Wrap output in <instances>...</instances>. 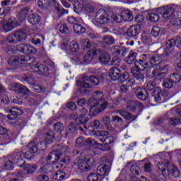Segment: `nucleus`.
I'll return each instance as SVG.
<instances>
[{
	"mask_svg": "<svg viewBox=\"0 0 181 181\" xmlns=\"http://www.w3.org/2000/svg\"><path fill=\"white\" fill-rule=\"evenodd\" d=\"M93 134L95 136H102L103 139H99V141H100V142H103L104 145H110V144H112V142H114V137L112 136H107L104 138V136H107V135H108L107 132L95 131L93 132Z\"/></svg>",
	"mask_w": 181,
	"mask_h": 181,
	"instance_id": "dca6fc26",
	"label": "nucleus"
},
{
	"mask_svg": "<svg viewBox=\"0 0 181 181\" xmlns=\"http://www.w3.org/2000/svg\"><path fill=\"white\" fill-rule=\"evenodd\" d=\"M81 43L84 49H90V47H91V44L90 43V41L87 39L82 40L81 41Z\"/></svg>",
	"mask_w": 181,
	"mask_h": 181,
	"instance_id": "a18cd8bd",
	"label": "nucleus"
},
{
	"mask_svg": "<svg viewBox=\"0 0 181 181\" xmlns=\"http://www.w3.org/2000/svg\"><path fill=\"white\" fill-rule=\"evenodd\" d=\"M19 93H23L24 94H26L28 91L26 87L23 86H18Z\"/></svg>",
	"mask_w": 181,
	"mask_h": 181,
	"instance_id": "bf43d9fd",
	"label": "nucleus"
},
{
	"mask_svg": "<svg viewBox=\"0 0 181 181\" xmlns=\"http://www.w3.org/2000/svg\"><path fill=\"white\" fill-rule=\"evenodd\" d=\"M104 40L107 45H112L114 43V37L106 35L104 37Z\"/></svg>",
	"mask_w": 181,
	"mask_h": 181,
	"instance_id": "09e8293b",
	"label": "nucleus"
},
{
	"mask_svg": "<svg viewBox=\"0 0 181 181\" xmlns=\"http://www.w3.org/2000/svg\"><path fill=\"white\" fill-rule=\"evenodd\" d=\"M28 46L29 45L21 44L17 45V49L18 50V52H21V53H24L26 54V52H28Z\"/></svg>",
	"mask_w": 181,
	"mask_h": 181,
	"instance_id": "4c0bfd02",
	"label": "nucleus"
},
{
	"mask_svg": "<svg viewBox=\"0 0 181 181\" xmlns=\"http://www.w3.org/2000/svg\"><path fill=\"white\" fill-rule=\"evenodd\" d=\"M28 22L31 23V25H37V23L40 22V16L32 14L29 16Z\"/></svg>",
	"mask_w": 181,
	"mask_h": 181,
	"instance_id": "c756f323",
	"label": "nucleus"
},
{
	"mask_svg": "<svg viewBox=\"0 0 181 181\" xmlns=\"http://www.w3.org/2000/svg\"><path fill=\"white\" fill-rule=\"evenodd\" d=\"M83 115L80 116L78 119H76V122H80L79 124H84L88 121L87 117H86V114H88V110L86 108H83L81 110Z\"/></svg>",
	"mask_w": 181,
	"mask_h": 181,
	"instance_id": "a878e982",
	"label": "nucleus"
},
{
	"mask_svg": "<svg viewBox=\"0 0 181 181\" xmlns=\"http://www.w3.org/2000/svg\"><path fill=\"white\" fill-rule=\"evenodd\" d=\"M157 167L162 173L158 181H166V178L169 175H171L175 178L179 177V175H180L179 170L175 165H169L168 164L165 165L162 163H158L157 164Z\"/></svg>",
	"mask_w": 181,
	"mask_h": 181,
	"instance_id": "7ed1b4c3",
	"label": "nucleus"
},
{
	"mask_svg": "<svg viewBox=\"0 0 181 181\" xmlns=\"http://www.w3.org/2000/svg\"><path fill=\"white\" fill-rule=\"evenodd\" d=\"M145 172H151V163H147L144 165Z\"/></svg>",
	"mask_w": 181,
	"mask_h": 181,
	"instance_id": "774afa93",
	"label": "nucleus"
},
{
	"mask_svg": "<svg viewBox=\"0 0 181 181\" xmlns=\"http://www.w3.org/2000/svg\"><path fill=\"white\" fill-rule=\"evenodd\" d=\"M45 143H40L38 145H46L47 146V144H52L53 141H54V134H53L52 132L49 133H47L45 136Z\"/></svg>",
	"mask_w": 181,
	"mask_h": 181,
	"instance_id": "393cba45",
	"label": "nucleus"
},
{
	"mask_svg": "<svg viewBox=\"0 0 181 181\" xmlns=\"http://www.w3.org/2000/svg\"><path fill=\"white\" fill-rule=\"evenodd\" d=\"M119 74H121V71L117 67H113L109 71V76L113 81H116L119 78Z\"/></svg>",
	"mask_w": 181,
	"mask_h": 181,
	"instance_id": "412c9836",
	"label": "nucleus"
},
{
	"mask_svg": "<svg viewBox=\"0 0 181 181\" xmlns=\"http://www.w3.org/2000/svg\"><path fill=\"white\" fill-rule=\"evenodd\" d=\"M159 33H160V28L154 26L151 30L152 36L154 37H158V36H159Z\"/></svg>",
	"mask_w": 181,
	"mask_h": 181,
	"instance_id": "a19ab883",
	"label": "nucleus"
},
{
	"mask_svg": "<svg viewBox=\"0 0 181 181\" xmlns=\"http://www.w3.org/2000/svg\"><path fill=\"white\" fill-rule=\"evenodd\" d=\"M169 93L166 90H160L156 93L153 96L154 101L156 103H165L167 100H169Z\"/></svg>",
	"mask_w": 181,
	"mask_h": 181,
	"instance_id": "f3484780",
	"label": "nucleus"
},
{
	"mask_svg": "<svg viewBox=\"0 0 181 181\" xmlns=\"http://www.w3.org/2000/svg\"><path fill=\"white\" fill-rule=\"evenodd\" d=\"M163 87L165 88H172L173 87V82L169 79H166L163 83Z\"/></svg>",
	"mask_w": 181,
	"mask_h": 181,
	"instance_id": "de8ad7c7",
	"label": "nucleus"
},
{
	"mask_svg": "<svg viewBox=\"0 0 181 181\" xmlns=\"http://www.w3.org/2000/svg\"><path fill=\"white\" fill-rule=\"evenodd\" d=\"M54 129L57 131V132H59V131L63 130V124L60 122H57L54 125Z\"/></svg>",
	"mask_w": 181,
	"mask_h": 181,
	"instance_id": "8fccbe9b",
	"label": "nucleus"
},
{
	"mask_svg": "<svg viewBox=\"0 0 181 181\" xmlns=\"http://www.w3.org/2000/svg\"><path fill=\"white\" fill-rule=\"evenodd\" d=\"M68 31L69 28H67V25H66L65 24H62L59 27V32H61V33H67Z\"/></svg>",
	"mask_w": 181,
	"mask_h": 181,
	"instance_id": "3c124183",
	"label": "nucleus"
},
{
	"mask_svg": "<svg viewBox=\"0 0 181 181\" xmlns=\"http://www.w3.org/2000/svg\"><path fill=\"white\" fill-rule=\"evenodd\" d=\"M60 162H63L65 165H69V162H70V157L66 156L64 159L61 160Z\"/></svg>",
	"mask_w": 181,
	"mask_h": 181,
	"instance_id": "69168bd1",
	"label": "nucleus"
},
{
	"mask_svg": "<svg viewBox=\"0 0 181 181\" xmlns=\"http://www.w3.org/2000/svg\"><path fill=\"white\" fill-rule=\"evenodd\" d=\"M126 86H127V87H132V86H135V80L134 78H129L126 82Z\"/></svg>",
	"mask_w": 181,
	"mask_h": 181,
	"instance_id": "864d4df0",
	"label": "nucleus"
},
{
	"mask_svg": "<svg viewBox=\"0 0 181 181\" xmlns=\"http://www.w3.org/2000/svg\"><path fill=\"white\" fill-rule=\"evenodd\" d=\"M148 21H151V22H158L159 21V16L157 13H151L147 15Z\"/></svg>",
	"mask_w": 181,
	"mask_h": 181,
	"instance_id": "473e14b6",
	"label": "nucleus"
},
{
	"mask_svg": "<svg viewBox=\"0 0 181 181\" xmlns=\"http://www.w3.org/2000/svg\"><path fill=\"white\" fill-rule=\"evenodd\" d=\"M148 96V91L146 89H139L136 94L137 98L141 101H146Z\"/></svg>",
	"mask_w": 181,
	"mask_h": 181,
	"instance_id": "5701e85b",
	"label": "nucleus"
},
{
	"mask_svg": "<svg viewBox=\"0 0 181 181\" xmlns=\"http://www.w3.org/2000/svg\"><path fill=\"white\" fill-rule=\"evenodd\" d=\"M36 170V165L27 164L24 165V172L27 173V175H32Z\"/></svg>",
	"mask_w": 181,
	"mask_h": 181,
	"instance_id": "cd10ccee",
	"label": "nucleus"
},
{
	"mask_svg": "<svg viewBox=\"0 0 181 181\" xmlns=\"http://www.w3.org/2000/svg\"><path fill=\"white\" fill-rule=\"evenodd\" d=\"M112 119H113V122H119L121 124V122H122V119H121V117H119V116H113L112 117Z\"/></svg>",
	"mask_w": 181,
	"mask_h": 181,
	"instance_id": "680f3d73",
	"label": "nucleus"
},
{
	"mask_svg": "<svg viewBox=\"0 0 181 181\" xmlns=\"http://www.w3.org/2000/svg\"><path fill=\"white\" fill-rule=\"evenodd\" d=\"M60 48L62 50H71V52H78V49H80V47L78 46V43L76 41H72L70 42L69 46L67 45V43L64 42L60 45Z\"/></svg>",
	"mask_w": 181,
	"mask_h": 181,
	"instance_id": "a211bd4d",
	"label": "nucleus"
},
{
	"mask_svg": "<svg viewBox=\"0 0 181 181\" xmlns=\"http://www.w3.org/2000/svg\"><path fill=\"white\" fill-rule=\"evenodd\" d=\"M163 18L165 22H169L174 26H180L181 18H177V13H175V9L172 7H168L166 9L163 8Z\"/></svg>",
	"mask_w": 181,
	"mask_h": 181,
	"instance_id": "20e7f679",
	"label": "nucleus"
},
{
	"mask_svg": "<svg viewBox=\"0 0 181 181\" xmlns=\"http://www.w3.org/2000/svg\"><path fill=\"white\" fill-rule=\"evenodd\" d=\"M110 13H107V12L103 9L99 10L93 22H95L98 25H105V23H108V22H112L114 19L111 18Z\"/></svg>",
	"mask_w": 181,
	"mask_h": 181,
	"instance_id": "6e6552de",
	"label": "nucleus"
},
{
	"mask_svg": "<svg viewBox=\"0 0 181 181\" xmlns=\"http://www.w3.org/2000/svg\"><path fill=\"white\" fill-rule=\"evenodd\" d=\"M100 50L98 49H93L90 50L87 52V54L84 57V62L85 63H90L93 60V59H96L100 54Z\"/></svg>",
	"mask_w": 181,
	"mask_h": 181,
	"instance_id": "6ab92c4d",
	"label": "nucleus"
},
{
	"mask_svg": "<svg viewBox=\"0 0 181 181\" xmlns=\"http://www.w3.org/2000/svg\"><path fill=\"white\" fill-rule=\"evenodd\" d=\"M32 70L34 71H49V68L45 64H42L40 63H37V64L32 66Z\"/></svg>",
	"mask_w": 181,
	"mask_h": 181,
	"instance_id": "b1692460",
	"label": "nucleus"
},
{
	"mask_svg": "<svg viewBox=\"0 0 181 181\" xmlns=\"http://www.w3.org/2000/svg\"><path fill=\"white\" fill-rule=\"evenodd\" d=\"M100 56L99 57V62L102 63L103 64H107V63H110L111 61V57L110 56V54L107 52H102L100 51Z\"/></svg>",
	"mask_w": 181,
	"mask_h": 181,
	"instance_id": "4be33fe9",
	"label": "nucleus"
},
{
	"mask_svg": "<svg viewBox=\"0 0 181 181\" xmlns=\"http://www.w3.org/2000/svg\"><path fill=\"white\" fill-rule=\"evenodd\" d=\"M129 78V74L128 72H125L122 76H119L117 78L119 83H125V81H128Z\"/></svg>",
	"mask_w": 181,
	"mask_h": 181,
	"instance_id": "c9c22d12",
	"label": "nucleus"
},
{
	"mask_svg": "<svg viewBox=\"0 0 181 181\" xmlns=\"http://www.w3.org/2000/svg\"><path fill=\"white\" fill-rule=\"evenodd\" d=\"M100 127L101 124H100V121L95 120V122H93L92 125V128H93V129H99V128Z\"/></svg>",
	"mask_w": 181,
	"mask_h": 181,
	"instance_id": "13d9d810",
	"label": "nucleus"
},
{
	"mask_svg": "<svg viewBox=\"0 0 181 181\" xmlns=\"http://www.w3.org/2000/svg\"><path fill=\"white\" fill-rule=\"evenodd\" d=\"M130 170L132 175H136V176H139L140 169L139 167H138L136 165H132Z\"/></svg>",
	"mask_w": 181,
	"mask_h": 181,
	"instance_id": "79ce46f5",
	"label": "nucleus"
},
{
	"mask_svg": "<svg viewBox=\"0 0 181 181\" xmlns=\"http://www.w3.org/2000/svg\"><path fill=\"white\" fill-rule=\"evenodd\" d=\"M97 173L100 177H104L110 175V167L107 165H100L97 168Z\"/></svg>",
	"mask_w": 181,
	"mask_h": 181,
	"instance_id": "aec40b11",
	"label": "nucleus"
},
{
	"mask_svg": "<svg viewBox=\"0 0 181 181\" xmlns=\"http://www.w3.org/2000/svg\"><path fill=\"white\" fill-rule=\"evenodd\" d=\"M26 37V33L25 31H16L13 34L8 35L7 37V40L9 43H16L18 42H21V40H23Z\"/></svg>",
	"mask_w": 181,
	"mask_h": 181,
	"instance_id": "2eb2a0df",
	"label": "nucleus"
},
{
	"mask_svg": "<svg viewBox=\"0 0 181 181\" xmlns=\"http://www.w3.org/2000/svg\"><path fill=\"white\" fill-rule=\"evenodd\" d=\"M21 24L15 18L9 19L7 22L4 21L0 22V29H4L5 32H11L15 28H18Z\"/></svg>",
	"mask_w": 181,
	"mask_h": 181,
	"instance_id": "4468645a",
	"label": "nucleus"
},
{
	"mask_svg": "<svg viewBox=\"0 0 181 181\" xmlns=\"http://www.w3.org/2000/svg\"><path fill=\"white\" fill-rule=\"evenodd\" d=\"M137 54L135 51H131L129 54L128 58L126 59V63L127 64H132L134 63L135 66L132 68L131 73L133 74L134 77L139 81H144V74H141V69L138 67V64H139L144 69H146L148 67V62H146V54H143L141 56L142 59H139V62H136L135 59L136 57Z\"/></svg>",
	"mask_w": 181,
	"mask_h": 181,
	"instance_id": "f257e3e1",
	"label": "nucleus"
},
{
	"mask_svg": "<svg viewBox=\"0 0 181 181\" xmlns=\"http://www.w3.org/2000/svg\"><path fill=\"white\" fill-rule=\"evenodd\" d=\"M50 168H51L50 165L46 164L45 165H44L43 167H42V168L40 169V172L41 173H46V172H47V170H49V169H50Z\"/></svg>",
	"mask_w": 181,
	"mask_h": 181,
	"instance_id": "5fc2aeb1",
	"label": "nucleus"
},
{
	"mask_svg": "<svg viewBox=\"0 0 181 181\" xmlns=\"http://www.w3.org/2000/svg\"><path fill=\"white\" fill-rule=\"evenodd\" d=\"M100 81L94 76H85L83 81H78L76 85L83 88H89L90 86H98Z\"/></svg>",
	"mask_w": 181,
	"mask_h": 181,
	"instance_id": "9d476101",
	"label": "nucleus"
},
{
	"mask_svg": "<svg viewBox=\"0 0 181 181\" xmlns=\"http://www.w3.org/2000/svg\"><path fill=\"white\" fill-rule=\"evenodd\" d=\"M175 45H176L177 47V38H173L170 40H168L166 42V47L167 49H170L171 47H173L175 46Z\"/></svg>",
	"mask_w": 181,
	"mask_h": 181,
	"instance_id": "72a5a7b5",
	"label": "nucleus"
},
{
	"mask_svg": "<svg viewBox=\"0 0 181 181\" xmlns=\"http://www.w3.org/2000/svg\"><path fill=\"white\" fill-rule=\"evenodd\" d=\"M104 177H100V175L93 173L88 177V181H102Z\"/></svg>",
	"mask_w": 181,
	"mask_h": 181,
	"instance_id": "2f4dec72",
	"label": "nucleus"
},
{
	"mask_svg": "<svg viewBox=\"0 0 181 181\" xmlns=\"http://www.w3.org/2000/svg\"><path fill=\"white\" fill-rule=\"evenodd\" d=\"M1 100H2V103H4V104H8L10 102L9 98H8V95H4L1 98Z\"/></svg>",
	"mask_w": 181,
	"mask_h": 181,
	"instance_id": "e2e57ef3",
	"label": "nucleus"
},
{
	"mask_svg": "<svg viewBox=\"0 0 181 181\" xmlns=\"http://www.w3.org/2000/svg\"><path fill=\"white\" fill-rule=\"evenodd\" d=\"M155 70L152 71L153 76H154L155 81H149L147 82V90L151 91V90H153L155 87H156L157 84H159L160 83V80L165 77V73H160V71H163L164 69L161 68L159 64H156Z\"/></svg>",
	"mask_w": 181,
	"mask_h": 181,
	"instance_id": "39448f33",
	"label": "nucleus"
},
{
	"mask_svg": "<svg viewBox=\"0 0 181 181\" xmlns=\"http://www.w3.org/2000/svg\"><path fill=\"white\" fill-rule=\"evenodd\" d=\"M92 103L93 105H90V108L89 110L91 115H95L97 112H103L108 105L107 101L104 99H101L98 102L95 100H93Z\"/></svg>",
	"mask_w": 181,
	"mask_h": 181,
	"instance_id": "1a4fd4ad",
	"label": "nucleus"
},
{
	"mask_svg": "<svg viewBox=\"0 0 181 181\" xmlns=\"http://www.w3.org/2000/svg\"><path fill=\"white\" fill-rule=\"evenodd\" d=\"M52 2L55 6V12L58 18H60L62 15H64V13H68V12H65L64 9L59 6V3H57L56 0H39L37 4L39 8L45 9L46 6H50V5H52Z\"/></svg>",
	"mask_w": 181,
	"mask_h": 181,
	"instance_id": "0eeeda50",
	"label": "nucleus"
},
{
	"mask_svg": "<svg viewBox=\"0 0 181 181\" xmlns=\"http://www.w3.org/2000/svg\"><path fill=\"white\" fill-rule=\"evenodd\" d=\"M66 107H67V108H69V110H71L72 111H74V110H76V108H77L76 103H74V102H71V103H68L66 105Z\"/></svg>",
	"mask_w": 181,
	"mask_h": 181,
	"instance_id": "6e6d98bb",
	"label": "nucleus"
},
{
	"mask_svg": "<svg viewBox=\"0 0 181 181\" xmlns=\"http://www.w3.org/2000/svg\"><path fill=\"white\" fill-rule=\"evenodd\" d=\"M52 155H54V156H55V158H57V160L59 161V159H60V155H62V153H52L51 154H49L47 159L48 160H52Z\"/></svg>",
	"mask_w": 181,
	"mask_h": 181,
	"instance_id": "603ef678",
	"label": "nucleus"
},
{
	"mask_svg": "<svg viewBox=\"0 0 181 181\" xmlns=\"http://www.w3.org/2000/svg\"><path fill=\"white\" fill-rule=\"evenodd\" d=\"M40 181H49V177H47L46 175H41L39 177Z\"/></svg>",
	"mask_w": 181,
	"mask_h": 181,
	"instance_id": "0e129e2a",
	"label": "nucleus"
},
{
	"mask_svg": "<svg viewBox=\"0 0 181 181\" xmlns=\"http://www.w3.org/2000/svg\"><path fill=\"white\" fill-rule=\"evenodd\" d=\"M170 78L173 83H180L181 81V76L179 74H172L170 75Z\"/></svg>",
	"mask_w": 181,
	"mask_h": 181,
	"instance_id": "58836bf2",
	"label": "nucleus"
},
{
	"mask_svg": "<svg viewBox=\"0 0 181 181\" xmlns=\"http://www.w3.org/2000/svg\"><path fill=\"white\" fill-rule=\"evenodd\" d=\"M31 42L33 45H40V40L38 38H33Z\"/></svg>",
	"mask_w": 181,
	"mask_h": 181,
	"instance_id": "338daca9",
	"label": "nucleus"
},
{
	"mask_svg": "<svg viewBox=\"0 0 181 181\" xmlns=\"http://www.w3.org/2000/svg\"><path fill=\"white\" fill-rule=\"evenodd\" d=\"M45 87L39 85H33V91L35 93H43L45 92Z\"/></svg>",
	"mask_w": 181,
	"mask_h": 181,
	"instance_id": "ea45409f",
	"label": "nucleus"
},
{
	"mask_svg": "<svg viewBox=\"0 0 181 181\" xmlns=\"http://www.w3.org/2000/svg\"><path fill=\"white\" fill-rule=\"evenodd\" d=\"M135 21L137 23H142L144 22V17L141 15H137L135 17Z\"/></svg>",
	"mask_w": 181,
	"mask_h": 181,
	"instance_id": "052dcab7",
	"label": "nucleus"
},
{
	"mask_svg": "<svg viewBox=\"0 0 181 181\" xmlns=\"http://www.w3.org/2000/svg\"><path fill=\"white\" fill-rule=\"evenodd\" d=\"M11 112L12 115H14V117H18V115H22V114H23V110L18 107H13L11 110Z\"/></svg>",
	"mask_w": 181,
	"mask_h": 181,
	"instance_id": "e433bc0d",
	"label": "nucleus"
},
{
	"mask_svg": "<svg viewBox=\"0 0 181 181\" xmlns=\"http://www.w3.org/2000/svg\"><path fill=\"white\" fill-rule=\"evenodd\" d=\"M47 148V146L46 144H37L36 146V144L35 142H31L28 144V149L29 151L25 152V153H23V152L20 151L16 156L17 158H19V162L20 164L18 165L19 168H22L23 165H25V161L23 159H32L33 156H35V153L37 152L38 151H45Z\"/></svg>",
	"mask_w": 181,
	"mask_h": 181,
	"instance_id": "f03ea898",
	"label": "nucleus"
},
{
	"mask_svg": "<svg viewBox=\"0 0 181 181\" xmlns=\"http://www.w3.org/2000/svg\"><path fill=\"white\" fill-rule=\"evenodd\" d=\"M74 30L75 33H78V35H80V33H84V32H86V28L81 25L74 24Z\"/></svg>",
	"mask_w": 181,
	"mask_h": 181,
	"instance_id": "7c9ffc66",
	"label": "nucleus"
},
{
	"mask_svg": "<svg viewBox=\"0 0 181 181\" xmlns=\"http://www.w3.org/2000/svg\"><path fill=\"white\" fill-rule=\"evenodd\" d=\"M16 62H18V63H21V64H23L25 62H28V59H26L25 57H20L18 60L15 59V57L10 58L8 61V64H13V63H16Z\"/></svg>",
	"mask_w": 181,
	"mask_h": 181,
	"instance_id": "c85d7f7f",
	"label": "nucleus"
},
{
	"mask_svg": "<svg viewBox=\"0 0 181 181\" xmlns=\"http://www.w3.org/2000/svg\"><path fill=\"white\" fill-rule=\"evenodd\" d=\"M66 174L63 171H58L54 175V179H55V180H63Z\"/></svg>",
	"mask_w": 181,
	"mask_h": 181,
	"instance_id": "f704fd0d",
	"label": "nucleus"
},
{
	"mask_svg": "<svg viewBox=\"0 0 181 181\" xmlns=\"http://www.w3.org/2000/svg\"><path fill=\"white\" fill-rule=\"evenodd\" d=\"M5 160L6 161L3 166V168L4 169V170H12L15 163L17 164V166L18 165H21V162L19 161V157H18L15 154L11 155V156H8V158H6Z\"/></svg>",
	"mask_w": 181,
	"mask_h": 181,
	"instance_id": "ddd939ff",
	"label": "nucleus"
},
{
	"mask_svg": "<svg viewBox=\"0 0 181 181\" xmlns=\"http://www.w3.org/2000/svg\"><path fill=\"white\" fill-rule=\"evenodd\" d=\"M76 164L81 170L86 172V170H89L90 166L93 165V158L90 157H81L76 160Z\"/></svg>",
	"mask_w": 181,
	"mask_h": 181,
	"instance_id": "f8f14e48",
	"label": "nucleus"
},
{
	"mask_svg": "<svg viewBox=\"0 0 181 181\" xmlns=\"http://www.w3.org/2000/svg\"><path fill=\"white\" fill-rule=\"evenodd\" d=\"M141 30L142 27L141 25L137 24L135 25L124 27L120 29L119 32L121 35H123V36H126V37L131 39V37L138 36V35L141 33Z\"/></svg>",
	"mask_w": 181,
	"mask_h": 181,
	"instance_id": "423d86ee",
	"label": "nucleus"
},
{
	"mask_svg": "<svg viewBox=\"0 0 181 181\" xmlns=\"http://www.w3.org/2000/svg\"><path fill=\"white\" fill-rule=\"evenodd\" d=\"M86 144H88V145H90V146L97 145V141H95V140H94V139H92V138L87 139L86 140Z\"/></svg>",
	"mask_w": 181,
	"mask_h": 181,
	"instance_id": "4d7b16f0",
	"label": "nucleus"
},
{
	"mask_svg": "<svg viewBox=\"0 0 181 181\" xmlns=\"http://www.w3.org/2000/svg\"><path fill=\"white\" fill-rule=\"evenodd\" d=\"M36 53H37V49L29 45L25 54H36Z\"/></svg>",
	"mask_w": 181,
	"mask_h": 181,
	"instance_id": "37998d69",
	"label": "nucleus"
},
{
	"mask_svg": "<svg viewBox=\"0 0 181 181\" xmlns=\"http://www.w3.org/2000/svg\"><path fill=\"white\" fill-rule=\"evenodd\" d=\"M110 16L112 19H113V21L117 23H121L122 21H132L133 18L132 13L129 10H125L122 11L121 15L117 13H110Z\"/></svg>",
	"mask_w": 181,
	"mask_h": 181,
	"instance_id": "9b49d317",
	"label": "nucleus"
},
{
	"mask_svg": "<svg viewBox=\"0 0 181 181\" xmlns=\"http://www.w3.org/2000/svg\"><path fill=\"white\" fill-rule=\"evenodd\" d=\"M30 12V10H29L28 8H24V9L21 10L18 13V20L20 21V22L25 21V19H26V16H28V15H29Z\"/></svg>",
	"mask_w": 181,
	"mask_h": 181,
	"instance_id": "bb28decb",
	"label": "nucleus"
},
{
	"mask_svg": "<svg viewBox=\"0 0 181 181\" xmlns=\"http://www.w3.org/2000/svg\"><path fill=\"white\" fill-rule=\"evenodd\" d=\"M119 114V115H121V117H123V118H124L125 119H131V118H132V115L124 110L120 111Z\"/></svg>",
	"mask_w": 181,
	"mask_h": 181,
	"instance_id": "c03bdc74",
	"label": "nucleus"
},
{
	"mask_svg": "<svg viewBox=\"0 0 181 181\" xmlns=\"http://www.w3.org/2000/svg\"><path fill=\"white\" fill-rule=\"evenodd\" d=\"M161 59H162L161 55H156L151 59L150 63L151 64H153V63H158V62H160Z\"/></svg>",
	"mask_w": 181,
	"mask_h": 181,
	"instance_id": "49530a36",
	"label": "nucleus"
}]
</instances>
